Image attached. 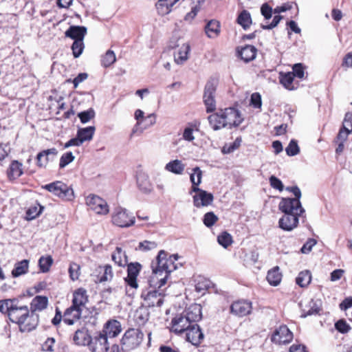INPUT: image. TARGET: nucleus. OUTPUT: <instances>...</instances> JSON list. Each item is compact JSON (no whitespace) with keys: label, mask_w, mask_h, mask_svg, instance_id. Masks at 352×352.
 I'll return each instance as SVG.
<instances>
[{"label":"nucleus","mask_w":352,"mask_h":352,"mask_svg":"<svg viewBox=\"0 0 352 352\" xmlns=\"http://www.w3.org/2000/svg\"><path fill=\"white\" fill-rule=\"evenodd\" d=\"M0 312L6 314L12 322L17 324L21 332H30L38 324V315L31 313L28 307L21 304L16 298L1 300Z\"/></svg>","instance_id":"obj_1"},{"label":"nucleus","mask_w":352,"mask_h":352,"mask_svg":"<svg viewBox=\"0 0 352 352\" xmlns=\"http://www.w3.org/2000/svg\"><path fill=\"white\" fill-rule=\"evenodd\" d=\"M167 253L164 250H160L157 256L156 267L153 266V276L151 277V285L156 280L159 282V287H162L166 283L167 278L170 272L177 270L178 264V254L170 255L166 258Z\"/></svg>","instance_id":"obj_2"},{"label":"nucleus","mask_w":352,"mask_h":352,"mask_svg":"<svg viewBox=\"0 0 352 352\" xmlns=\"http://www.w3.org/2000/svg\"><path fill=\"white\" fill-rule=\"evenodd\" d=\"M202 171L199 167L192 168V173L190 175L192 183L190 192H195L193 196V204L197 208L205 207L212 204L214 197L212 193L199 188L198 186L201 182Z\"/></svg>","instance_id":"obj_3"},{"label":"nucleus","mask_w":352,"mask_h":352,"mask_svg":"<svg viewBox=\"0 0 352 352\" xmlns=\"http://www.w3.org/2000/svg\"><path fill=\"white\" fill-rule=\"evenodd\" d=\"M149 284L151 289L148 291H143L141 295L145 305L149 307L162 306L164 303V293L163 290H160L161 287H159V282L156 280L155 283L151 285L150 279Z\"/></svg>","instance_id":"obj_4"},{"label":"nucleus","mask_w":352,"mask_h":352,"mask_svg":"<svg viewBox=\"0 0 352 352\" xmlns=\"http://www.w3.org/2000/svg\"><path fill=\"white\" fill-rule=\"evenodd\" d=\"M42 188L63 200L71 201L74 197L73 189L60 181L52 182Z\"/></svg>","instance_id":"obj_5"},{"label":"nucleus","mask_w":352,"mask_h":352,"mask_svg":"<svg viewBox=\"0 0 352 352\" xmlns=\"http://www.w3.org/2000/svg\"><path fill=\"white\" fill-rule=\"evenodd\" d=\"M144 339V333L139 329H129L121 339V344L126 350H133L138 347Z\"/></svg>","instance_id":"obj_6"},{"label":"nucleus","mask_w":352,"mask_h":352,"mask_svg":"<svg viewBox=\"0 0 352 352\" xmlns=\"http://www.w3.org/2000/svg\"><path fill=\"white\" fill-rule=\"evenodd\" d=\"M112 223L121 228H128L135 223V217L125 208H116L111 217Z\"/></svg>","instance_id":"obj_7"},{"label":"nucleus","mask_w":352,"mask_h":352,"mask_svg":"<svg viewBox=\"0 0 352 352\" xmlns=\"http://www.w3.org/2000/svg\"><path fill=\"white\" fill-rule=\"evenodd\" d=\"M278 208L284 214H302L305 212V209L302 207L300 201L292 198H282Z\"/></svg>","instance_id":"obj_8"},{"label":"nucleus","mask_w":352,"mask_h":352,"mask_svg":"<svg viewBox=\"0 0 352 352\" xmlns=\"http://www.w3.org/2000/svg\"><path fill=\"white\" fill-rule=\"evenodd\" d=\"M86 204L90 210L98 214H107L109 211L107 201L95 195H89L86 198Z\"/></svg>","instance_id":"obj_9"},{"label":"nucleus","mask_w":352,"mask_h":352,"mask_svg":"<svg viewBox=\"0 0 352 352\" xmlns=\"http://www.w3.org/2000/svg\"><path fill=\"white\" fill-rule=\"evenodd\" d=\"M225 123L227 128L239 126L243 120L240 111L234 108L230 107L223 110Z\"/></svg>","instance_id":"obj_10"},{"label":"nucleus","mask_w":352,"mask_h":352,"mask_svg":"<svg viewBox=\"0 0 352 352\" xmlns=\"http://www.w3.org/2000/svg\"><path fill=\"white\" fill-rule=\"evenodd\" d=\"M216 91V85L212 81L207 82L204 89V102L206 107L208 113L212 112L216 109V102L214 100V94Z\"/></svg>","instance_id":"obj_11"},{"label":"nucleus","mask_w":352,"mask_h":352,"mask_svg":"<svg viewBox=\"0 0 352 352\" xmlns=\"http://www.w3.org/2000/svg\"><path fill=\"white\" fill-rule=\"evenodd\" d=\"M294 8L295 10V15H296L298 14V8L296 3L287 2L281 6H276L274 9V14L275 16L272 22H280L283 20H285L286 22H295L293 19H290L289 17L282 15V13H286Z\"/></svg>","instance_id":"obj_12"},{"label":"nucleus","mask_w":352,"mask_h":352,"mask_svg":"<svg viewBox=\"0 0 352 352\" xmlns=\"http://www.w3.org/2000/svg\"><path fill=\"white\" fill-rule=\"evenodd\" d=\"M252 302L246 300L235 301L230 305V312L238 317H243L251 314Z\"/></svg>","instance_id":"obj_13"},{"label":"nucleus","mask_w":352,"mask_h":352,"mask_svg":"<svg viewBox=\"0 0 352 352\" xmlns=\"http://www.w3.org/2000/svg\"><path fill=\"white\" fill-rule=\"evenodd\" d=\"M142 265L138 263H131L127 265V276L124 278L125 283L132 289H137L138 284L137 277L141 270Z\"/></svg>","instance_id":"obj_14"},{"label":"nucleus","mask_w":352,"mask_h":352,"mask_svg":"<svg viewBox=\"0 0 352 352\" xmlns=\"http://www.w3.org/2000/svg\"><path fill=\"white\" fill-rule=\"evenodd\" d=\"M192 324L182 313L172 319L170 331L179 335L185 331L186 332Z\"/></svg>","instance_id":"obj_15"},{"label":"nucleus","mask_w":352,"mask_h":352,"mask_svg":"<svg viewBox=\"0 0 352 352\" xmlns=\"http://www.w3.org/2000/svg\"><path fill=\"white\" fill-rule=\"evenodd\" d=\"M293 334L286 325L280 326L272 336V342L276 344H287L292 341Z\"/></svg>","instance_id":"obj_16"},{"label":"nucleus","mask_w":352,"mask_h":352,"mask_svg":"<svg viewBox=\"0 0 352 352\" xmlns=\"http://www.w3.org/2000/svg\"><path fill=\"white\" fill-rule=\"evenodd\" d=\"M89 346L92 352H107L109 349L108 338L100 332L91 339Z\"/></svg>","instance_id":"obj_17"},{"label":"nucleus","mask_w":352,"mask_h":352,"mask_svg":"<svg viewBox=\"0 0 352 352\" xmlns=\"http://www.w3.org/2000/svg\"><path fill=\"white\" fill-rule=\"evenodd\" d=\"M186 340L193 345H199L204 340V336L199 326L193 324L186 331Z\"/></svg>","instance_id":"obj_18"},{"label":"nucleus","mask_w":352,"mask_h":352,"mask_svg":"<svg viewBox=\"0 0 352 352\" xmlns=\"http://www.w3.org/2000/svg\"><path fill=\"white\" fill-rule=\"evenodd\" d=\"M58 151L56 148L43 150L39 152L36 156V164L40 168H45L49 161H52L57 155Z\"/></svg>","instance_id":"obj_19"},{"label":"nucleus","mask_w":352,"mask_h":352,"mask_svg":"<svg viewBox=\"0 0 352 352\" xmlns=\"http://www.w3.org/2000/svg\"><path fill=\"white\" fill-rule=\"evenodd\" d=\"M300 215L290 213L284 214L283 217L279 219L280 228L286 231L292 230L297 227Z\"/></svg>","instance_id":"obj_20"},{"label":"nucleus","mask_w":352,"mask_h":352,"mask_svg":"<svg viewBox=\"0 0 352 352\" xmlns=\"http://www.w3.org/2000/svg\"><path fill=\"white\" fill-rule=\"evenodd\" d=\"M182 313L192 324H197L202 317L201 307L199 304L190 305Z\"/></svg>","instance_id":"obj_21"},{"label":"nucleus","mask_w":352,"mask_h":352,"mask_svg":"<svg viewBox=\"0 0 352 352\" xmlns=\"http://www.w3.org/2000/svg\"><path fill=\"white\" fill-rule=\"evenodd\" d=\"M87 29L85 26L71 25L65 32V37L69 38L74 41H83L87 34Z\"/></svg>","instance_id":"obj_22"},{"label":"nucleus","mask_w":352,"mask_h":352,"mask_svg":"<svg viewBox=\"0 0 352 352\" xmlns=\"http://www.w3.org/2000/svg\"><path fill=\"white\" fill-rule=\"evenodd\" d=\"M238 56L245 63H248L256 58L257 50L250 45H246L244 47H237Z\"/></svg>","instance_id":"obj_23"},{"label":"nucleus","mask_w":352,"mask_h":352,"mask_svg":"<svg viewBox=\"0 0 352 352\" xmlns=\"http://www.w3.org/2000/svg\"><path fill=\"white\" fill-rule=\"evenodd\" d=\"M137 184L139 189L144 193H149L153 189L148 175L141 170L137 173Z\"/></svg>","instance_id":"obj_24"},{"label":"nucleus","mask_w":352,"mask_h":352,"mask_svg":"<svg viewBox=\"0 0 352 352\" xmlns=\"http://www.w3.org/2000/svg\"><path fill=\"white\" fill-rule=\"evenodd\" d=\"M122 331L120 322L118 320H110L106 323L102 333L107 338H115Z\"/></svg>","instance_id":"obj_25"},{"label":"nucleus","mask_w":352,"mask_h":352,"mask_svg":"<svg viewBox=\"0 0 352 352\" xmlns=\"http://www.w3.org/2000/svg\"><path fill=\"white\" fill-rule=\"evenodd\" d=\"M208 120L210 126L214 131H218L222 128H226L222 109L209 116Z\"/></svg>","instance_id":"obj_26"},{"label":"nucleus","mask_w":352,"mask_h":352,"mask_svg":"<svg viewBox=\"0 0 352 352\" xmlns=\"http://www.w3.org/2000/svg\"><path fill=\"white\" fill-rule=\"evenodd\" d=\"M178 47L174 52V60L177 65H182L188 59L190 46L188 43H184Z\"/></svg>","instance_id":"obj_27"},{"label":"nucleus","mask_w":352,"mask_h":352,"mask_svg":"<svg viewBox=\"0 0 352 352\" xmlns=\"http://www.w3.org/2000/svg\"><path fill=\"white\" fill-rule=\"evenodd\" d=\"M73 340L77 345H89L90 342H91V336L88 330L85 327L76 331Z\"/></svg>","instance_id":"obj_28"},{"label":"nucleus","mask_w":352,"mask_h":352,"mask_svg":"<svg viewBox=\"0 0 352 352\" xmlns=\"http://www.w3.org/2000/svg\"><path fill=\"white\" fill-rule=\"evenodd\" d=\"M88 301L87 291L83 288H78L73 294L72 305L81 309L85 307Z\"/></svg>","instance_id":"obj_29"},{"label":"nucleus","mask_w":352,"mask_h":352,"mask_svg":"<svg viewBox=\"0 0 352 352\" xmlns=\"http://www.w3.org/2000/svg\"><path fill=\"white\" fill-rule=\"evenodd\" d=\"M96 272L98 273L97 276L100 283L110 281L113 276L112 267L109 264L98 266Z\"/></svg>","instance_id":"obj_30"},{"label":"nucleus","mask_w":352,"mask_h":352,"mask_svg":"<svg viewBox=\"0 0 352 352\" xmlns=\"http://www.w3.org/2000/svg\"><path fill=\"white\" fill-rule=\"evenodd\" d=\"M48 305V298L43 296H36L31 303L30 310L31 313H36V311H41L46 309Z\"/></svg>","instance_id":"obj_31"},{"label":"nucleus","mask_w":352,"mask_h":352,"mask_svg":"<svg viewBox=\"0 0 352 352\" xmlns=\"http://www.w3.org/2000/svg\"><path fill=\"white\" fill-rule=\"evenodd\" d=\"M179 0H159L155 4L157 12L161 15L168 14L171 11L172 7Z\"/></svg>","instance_id":"obj_32"},{"label":"nucleus","mask_w":352,"mask_h":352,"mask_svg":"<svg viewBox=\"0 0 352 352\" xmlns=\"http://www.w3.org/2000/svg\"><path fill=\"white\" fill-rule=\"evenodd\" d=\"M22 166V164L17 160L12 162L7 172L9 179H16L23 174Z\"/></svg>","instance_id":"obj_33"},{"label":"nucleus","mask_w":352,"mask_h":352,"mask_svg":"<svg viewBox=\"0 0 352 352\" xmlns=\"http://www.w3.org/2000/svg\"><path fill=\"white\" fill-rule=\"evenodd\" d=\"M186 165L179 160H174L165 166V170L175 175H182L185 169Z\"/></svg>","instance_id":"obj_34"},{"label":"nucleus","mask_w":352,"mask_h":352,"mask_svg":"<svg viewBox=\"0 0 352 352\" xmlns=\"http://www.w3.org/2000/svg\"><path fill=\"white\" fill-rule=\"evenodd\" d=\"M320 311V302L311 300L306 307L302 308L301 317L306 318L308 316L319 314Z\"/></svg>","instance_id":"obj_35"},{"label":"nucleus","mask_w":352,"mask_h":352,"mask_svg":"<svg viewBox=\"0 0 352 352\" xmlns=\"http://www.w3.org/2000/svg\"><path fill=\"white\" fill-rule=\"evenodd\" d=\"M29 260L24 259L17 262L14 269L12 270V275L13 277H19L21 275L25 274L28 271Z\"/></svg>","instance_id":"obj_36"},{"label":"nucleus","mask_w":352,"mask_h":352,"mask_svg":"<svg viewBox=\"0 0 352 352\" xmlns=\"http://www.w3.org/2000/svg\"><path fill=\"white\" fill-rule=\"evenodd\" d=\"M279 80L280 84L287 89L294 90L296 87L293 85L294 74L291 72L279 74Z\"/></svg>","instance_id":"obj_37"},{"label":"nucleus","mask_w":352,"mask_h":352,"mask_svg":"<svg viewBox=\"0 0 352 352\" xmlns=\"http://www.w3.org/2000/svg\"><path fill=\"white\" fill-rule=\"evenodd\" d=\"M282 275L279 272L278 267H276L270 270L267 275L268 283L273 286H277L280 283Z\"/></svg>","instance_id":"obj_38"},{"label":"nucleus","mask_w":352,"mask_h":352,"mask_svg":"<svg viewBox=\"0 0 352 352\" xmlns=\"http://www.w3.org/2000/svg\"><path fill=\"white\" fill-rule=\"evenodd\" d=\"M95 130V127L92 126L81 128L78 130L77 135L83 143L85 141L92 140Z\"/></svg>","instance_id":"obj_39"},{"label":"nucleus","mask_w":352,"mask_h":352,"mask_svg":"<svg viewBox=\"0 0 352 352\" xmlns=\"http://www.w3.org/2000/svg\"><path fill=\"white\" fill-rule=\"evenodd\" d=\"M311 273L306 270L300 272L296 278V283L301 287H307L311 282Z\"/></svg>","instance_id":"obj_40"},{"label":"nucleus","mask_w":352,"mask_h":352,"mask_svg":"<svg viewBox=\"0 0 352 352\" xmlns=\"http://www.w3.org/2000/svg\"><path fill=\"white\" fill-rule=\"evenodd\" d=\"M205 32L209 38H216L220 33V24L219 23H206L205 28Z\"/></svg>","instance_id":"obj_41"},{"label":"nucleus","mask_w":352,"mask_h":352,"mask_svg":"<svg viewBox=\"0 0 352 352\" xmlns=\"http://www.w3.org/2000/svg\"><path fill=\"white\" fill-rule=\"evenodd\" d=\"M53 263V259L51 256H41L38 260L40 270L43 272H47Z\"/></svg>","instance_id":"obj_42"},{"label":"nucleus","mask_w":352,"mask_h":352,"mask_svg":"<svg viewBox=\"0 0 352 352\" xmlns=\"http://www.w3.org/2000/svg\"><path fill=\"white\" fill-rule=\"evenodd\" d=\"M72 54L74 58H78L82 54L85 48L83 41H75L72 45Z\"/></svg>","instance_id":"obj_43"},{"label":"nucleus","mask_w":352,"mask_h":352,"mask_svg":"<svg viewBox=\"0 0 352 352\" xmlns=\"http://www.w3.org/2000/svg\"><path fill=\"white\" fill-rule=\"evenodd\" d=\"M217 241L224 248H227L232 243V236L229 233L224 232L218 236Z\"/></svg>","instance_id":"obj_44"},{"label":"nucleus","mask_w":352,"mask_h":352,"mask_svg":"<svg viewBox=\"0 0 352 352\" xmlns=\"http://www.w3.org/2000/svg\"><path fill=\"white\" fill-rule=\"evenodd\" d=\"M116 55L111 50H108L106 54L102 56L101 62L102 65L105 67H109L116 61Z\"/></svg>","instance_id":"obj_45"},{"label":"nucleus","mask_w":352,"mask_h":352,"mask_svg":"<svg viewBox=\"0 0 352 352\" xmlns=\"http://www.w3.org/2000/svg\"><path fill=\"white\" fill-rule=\"evenodd\" d=\"M285 151L289 156H295L300 153V148L296 140H292L285 148Z\"/></svg>","instance_id":"obj_46"},{"label":"nucleus","mask_w":352,"mask_h":352,"mask_svg":"<svg viewBox=\"0 0 352 352\" xmlns=\"http://www.w3.org/2000/svg\"><path fill=\"white\" fill-rule=\"evenodd\" d=\"M95 116V111L93 109L90 108L87 111H82L78 114L80 122L83 124L88 122Z\"/></svg>","instance_id":"obj_47"},{"label":"nucleus","mask_w":352,"mask_h":352,"mask_svg":"<svg viewBox=\"0 0 352 352\" xmlns=\"http://www.w3.org/2000/svg\"><path fill=\"white\" fill-rule=\"evenodd\" d=\"M218 217L213 212L206 213L203 218V222L206 227H212L217 221Z\"/></svg>","instance_id":"obj_48"},{"label":"nucleus","mask_w":352,"mask_h":352,"mask_svg":"<svg viewBox=\"0 0 352 352\" xmlns=\"http://www.w3.org/2000/svg\"><path fill=\"white\" fill-rule=\"evenodd\" d=\"M157 246V244L155 241H144L142 242L139 243L138 247L136 248V250L147 252L155 249Z\"/></svg>","instance_id":"obj_49"},{"label":"nucleus","mask_w":352,"mask_h":352,"mask_svg":"<svg viewBox=\"0 0 352 352\" xmlns=\"http://www.w3.org/2000/svg\"><path fill=\"white\" fill-rule=\"evenodd\" d=\"M75 159L72 152H67L64 153L60 159L59 168H63L69 163L72 162Z\"/></svg>","instance_id":"obj_50"},{"label":"nucleus","mask_w":352,"mask_h":352,"mask_svg":"<svg viewBox=\"0 0 352 352\" xmlns=\"http://www.w3.org/2000/svg\"><path fill=\"white\" fill-rule=\"evenodd\" d=\"M122 250L121 248L117 247L116 251L112 254V260L119 266H124L126 265V260L122 258Z\"/></svg>","instance_id":"obj_51"},{"label":"nucleus","mask_w":352,"mask_h":352,"mask_svg":"<svg viewBox=\"0 0 352 352\" xmlns=\"http://www.w3.org/2000/svg\"><path fill=\"white\" fill-rule=\"evenodd\" d=\"M82 309L77 307H74V305H72L71 307L65 310L64 314L65 316H69L71 318L79 320L82 315Z\"/></svg>","instance_id":"obj_52"},{"label":"nucleus","mask_w":352,"mask_h":352,"mask_svg":"<svg viewBox=\"0 0 352 352\" xmlns=\"http://www.w3.org/2000/svg\"><path fill=\"white\" fill-rule=\"evenodd\" d=\"M241 142V138H237L232 144L229 145H225L222 148V152L223 153H230L233 152L240 146Z\"/></svg>","instance_id":"obj_53"},{"label":"nucleus","mask_w":352,"mask_h":352,"mask_svg":"<svg viewBox=\"0 0 352 352\" xmlns=\"http://www.w3.org/2000/svg\"><path fill=\"white\" fill-rule=\"evenodd\" d=\"M80 266L77 263H71L69 268V276L72 280H76L79 277Z\"/></svg>","instance_id":"obj_54"},{"label":"nucleus","mask_w":352,"mask_h":352,"mask_svg":"<svg viewBox=\"0 0 352 352\" xmlns=\"http://www.w3.org/2000/svg\"><path fill=\"white\" fill-rule=\"evenodd\" d=\"M261 12L265 20H269L271 19L272 14L274 13V10L271 6L265 3L262 5L261 8Z\"/></svg>","instance_id":"obj_55"},{"label":"nucleus","mask_w":352,"mask_h":352,"mask_svg":"<svg viewBox=\"0 0 352 352\" xmlns=\"http://www.w3.org/2000/svg\"><path fill=\"white\" fill-rule=\"evenodd\" d=\"M292 69L293 72L292 73L294 74V77H297L300 79L304 78V67L301 63L294 64Z\"/></svg>","instance_id":"obj_56"},{"label":"nucleus","mask_w":352,"mask_h":352,"mask_svg":"<svg viewBox=\"0 0 352 352\" xmlns=\"http://www.w3.org/2000/svg\"><path fill=\"white\" fill-rule=\"evenodd\" d=\"M144 113L142 110L137 109L135 111L134 116H135V120H137V123L132 130L133 133H135L137 131L138 127L142 124V122L144 120L145 118H144Z\"/></svg>","instance_id":"obj_57"},{"label":"nucleus","mask_w":352,"mask_h":352,"mask_svg":"<svg viewBox=\"0 0 352 352\" xmlns=\"http://www.w3.org/2000/svg\"><path fill=\"white\" fill-rule=\"evenodd\" d=\"M270 186L276 190H278L279 191H283L284 188V186L282 183V182L277 178L276 177L272 175L270 179Z\"/></svg>","instance_id":"obj_58"},{"label":"nucleus","mask_w":352,"mask_h":352,"mask_svg":"<svg viewBox=\"0 0 352 352\" xmlns=\"http://www.w3.org/2000/svg\"><path fill=\"white\" fill-rule=\"evenodd\" d=\"M336 329L342 333H347L350 330V326L344 320H340L335 324Z\"/></svg>","instance_id":"obj_59"},{"label":"nucleus","mask_w":352,"mask_h":352,"mask_svg":"<svg viewBox=\"0 0 352 352\" xmlns=\"http://www.w3.org/2000/svg\"><path fill=\"white\" fill-rule=\"evenodd\" d=\"M56 340L54 338H48L41 346L43 351L52 352Z\"/></svg>","instance_id":"obj_60"},{"label":"nucleus","mask_w":352,"mask_h":352,"mask_svg":"<svg viewBox=\"0 0 352 352\" xmlns=\"http://www.w3.org/2000/svg\"><path fill=\"white\" fill-rule=\"evenodd\" d=\"M352 133L351 131H350L348 129H343V127L342 129H340L337 137H336V139L335 140V142H343L344 143L345 141L347 140L348 138V135Z\"/></svg>","instance_id":"obj_61"},{"label":"nucleus","mask_w":352,"mask_h":352,"mask_svg":"<svg viewBox=\"0 0 352 352\" xmlns=\"http://www.w3.org/2000/svg\"><path fill=\"white\" fill-rule=\"evenodd\" d=\"M316 240L314 239H309L308 241L302 245L301 252L308 254L312 249L313 246L316 244Z\"/></svg>","instance_id":"obj_62"},{"label":"nucleus","mask_w":352,"mask_h":352,"mask_svg":"<svg viewBox=\"0 0 352 352\" xmlns=\"http://www.w3.org/2000/svg\"><path fill=\"white\" fill-rule=\"evenodd\" d=\"M236 22H252L250 14L247 10H243L239 14Z\"/></svg>","instance_id":"obj_63"},{"label":"nucleus","mask_w":352,"mask_h":352,"mask_svg":"<svg viewBox=\"0 0 352 352\" xmlns=\"http://www.w3.org/2000/svg\"><path fill=\"white\" fill-rule=\"evenodd\" d=\"M343 129L352 132V113H346L342 124Z\"/></svg>","instance_id":"obj_64"}]
</instances>
